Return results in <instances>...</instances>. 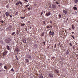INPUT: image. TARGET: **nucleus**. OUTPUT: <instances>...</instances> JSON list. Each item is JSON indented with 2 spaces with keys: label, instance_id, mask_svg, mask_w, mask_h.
Listing matches in <instances>:
<instances>
[{
  "label": "nucleus",
  "instance_id": "37998d69",
  "mask_svg": "<svg viewBox=\"0 0 78 78\" xmlns=\"http://www.w3.org/2000/svg\"><path fill=\"white\" fill-rule=\"evenodd\" d=\"M41 15H42L43 14V12H41Z\"/></svg>",
  "mask_w": 78,
  "mask_h": 78
},
{
  "label": "nucleus",
  "instance_id": "a878e982",
  "mask_svg": "<svg viewBox=\"0 0 78 78\" xmlns=\"http://www.w3.org/2000/svg\"><path fill=\"white\" fill-rule=\"evenodd\" d=\"M6 47L7 49H9V46L7 45Z\"/></svg>",
  "mask_w": 78,
  "mask_h": 78
},
{
  "label": "nucleus",
  "instance_id": "49530a36",
  "mask_svg": "<svg viewBox=\"0 0 78 78\" xmlns=\"http://www.w3.org/2000/svg\"><path fill=\"white\" fill-rule=\"evenodd\" d=\"M10 17H11H11H12V16L10 15H9Z\"/></svg>",
  "mask_w": 78,
  "mask_h": 78
},
{
  "label": "nucleus",
  "instance_id": "5701e85b",
  "mask_svg": "<svg viewBox=\"0 0 78 78\" xmlns=\"http://www.w3.org/2000/svg\"><path fill=\"white\" fill-rule=\"evenodd\" d=\"M20 4L19 3V1L18 2H17L16 3V5H19Z\"/></svg>",
  "mask_w": 78,
  "mask_h": 78
},
{
  "label": "nucleus",
  "instance_id": "4c0bfd02",
  "mask_svg": "<svg viewBox=\"0 0 78 78\" xmlns=\"http://www.w3.org/2000/svg\"><path fill=\"white\" fill-rule=\"evenodd\" d=\"M41 36H44V34L43 33L41 34Z\"/></svg>",
  "mask_w": 78,
  "mask_h": 78
},
{
  "label": "nucleus",
  "instance_id": "7c9ffc66",
  "mask_svg": "<svg viewBox=\"0 0 78 78\" xmlns=\"http://www.w3.org/2000/svg\"><path fill=\"white\" fill-rule=\"evenodd\" d=\"M58 17L59 18H61V15L59 14V15H58Z\"/></svg>",
  "mask_w": 78,
  "mask_h": 78
},
{
  "label": "nucleus",
  "instance_id": "5fc2aeb1",
  "mask_svg": "<svg viewBox=\"0 0 78 78\" xmlns=\"http://www.w3.org/2000/svg\"><path fill=\"white\" fill-rule=\"evenodd\" d=\"M3 17H4V18H5V15H4V16H3Z\"/></svg>",
  "mask_w": 78,
  "mask_h": 78
},
{
  "label": "nucleus",
  "instance_id": "7ed1b4c3",
  "mask_svg": "<svg viewBox=\"0 0 78 78\" xmlns=\"http://www.w3.org/2000/svg\"><path fill=\"white\" fill-rule=\"evenodd\" d=\"M11 42V39L8 38L5 39V42L6 43H9Z\"/></svg>",
  "mask_w": 78,
  "mask_h": 78
},
{
  "label": "nucleus",
  "instance_id": "f704fd0d",
  "mask_svg": "<svg viewBox=\"0 0 78 78\" xmlns=\"http://www.w3.org/2000/svg\"><path fill=\"white\" fill-rule=\"evenodd\" d=\"M28 10H29L30 11V10H31V8H30V7H29V8H28Z\"/></svg>",
  "mask_w": 78,
  "mask_h": 78
},
{
  "label": "nucleus",
  "instance_id": "774afa93",
  "mask_svg": "<svg viewBox=\"0 0 78 78\" xmlns=\"http://www.w3.org/2000/svg\"><path fill=\"white\" fill-rule=\"evenodd\" d=\"M54 0V1H56V0Z\"/></svg>",
  "mask_w": 78,
  "mask_h": 78
},
{
  "label": "nucleus",
  "instance_id": "2eb2a0df",
  "mask_svg": "<svg viewBox=\"0 0 78 78\" xmlns=\"http://www.w3.org/2000/svg\"><path fill=\"white\" fill-rule=\"evenodd\" d=\"M72 29H73V30H74V29H75V26L73 25V24L72 25Z\"/></svg>",
  "mask_w": 78,
  "mask_h": 78
},
{
  "label": "nucleus",
  "instance_id": "423d86ee",
  "mask_svg": "<svg viewBox=\"0 0 78 78\" xmlns=\"http://www.w3.org/2000/svg\"><path fill=\"white\" fill-rule=\"evenodd\" d=\"M27 58H29V59H31V56L29 54H27Z\"/></svg>",
  "mask_w": 78,
  "mask_h": 78
},
{
  "label": "nucleus",
  "instance_id": "3c124183",
  "mask_svg": "<svg viewBox=\"0 0 78 78\" xmlns=\"http://www.w3.org/2000/svg\"><path fill=\"white\" fill-rule=\"evenodd\" d=\"M61 43L60 42H59L58 43L59 45H61Z\"/></svg>",
  "mask_w": 78,
  "mask_h": 78
},
{
  "label": "nucleus",
  "instance_id": "c756f323",
  "mask_svg": "<svg viewBox=\"0 0 78 78\" xmlns=\"http://www.w3.org/2000/svg\"><path fill=\"white\" fill-rule=\"evenodd\" d=\"M26 62H28L29 61L28 59H26Z\"/></svg>",
  "mask_w": 78,
  "mask_h": 78
},
{
  "label": "nucleus",
  "instance_id": "9b49d317",
  "mask_svg": "<svg viewBox=\"0 0 78 78\" xmlns=\"http://www.w3.org/2000/svg\"><path fill=\"white\" fill-rule=\"evenodd\" d=\"M49 76H50V77H51V78H52L53 76V74L51 73L49 74Z\"/></svg>",
  "mask_w": 78,
  "mask_h": 78
},
{
  "label": "nucleus",
  "instance_id": "cd10ccee",
  "mask_svg": "<svg viewBox=\"0 0 78 78\" xmlns=\"http://www.w3.org/2000/svg\"><path fill=\"white\" fill-rule=\"evenodd\" d=\"M0 22H1V23H3V20H2Z\"/></svg>",
  "mask_w": 78,
  "mask_h": 78
},
{
  "label": "nucleus",
  "instance_id": "393cba45",
  "mask_svg": "<svg viewBox=\"0 0 78 78\" xmlns=\"http://www.w3.org/2000/svg\"><path fill=\"white\" fill-rule=\"evenodd\" d=\"M55 72L56 73H59V72H58V71L57 70H55Z\"/></svg>",
  "mask_w": 78,
  "mask_h": 78
},
{
  "label": "nucleus",
  "instance_id": "09e8293b",
  "mask_svg": "<svg viewBox=\"0 0 78 78\" xmlns=\"http://www.w3.org/2000/svg\"><path fill=\"white\" fill-rule=\"evenodd\" d=\"M76 57H77V59H78V55H77L76 56Z\"/></svg>",
  "mask_w": 78,
  "mask_h": 78
},
{
  "label": "nucleus",
  "instance_id": "338daca9",
  "mask_svg": "<svg viewBox=\"0 0 78 78\" xmlns=\"http://www.w3.org/2000/svg\"><path fill=\"white\" fill-rule=\"evenodd\" d=\"M29 51H31V50H30L29 49Z\"/></svg>",
  "mask_w": 78,
  "mask_h": 78
},
{
  "label": "nucleus",
  "instance_id": "8fccbe9b",
  "mask_svg": "<svg viewBox=\"0 0 78 78\" xmlns=\"http://www.w3.org/2000/svg\"><path fill=\"white\" fill-rule=\"evenodd\" d=\"M50 46H48L47 47V48H48V49L50 48Z\"/></svg>",
  "mask_w": 78,
  "mask_h": 78
},
{
  "label": "nucleus",
  "instance_id": "a18cd8bd",
  "mask_svg": "<svg viewBox=\"0 0 78 78\" xmlns=\"http://www.w3.org/2000/svg\"><path fill=\"white\" fill-rule=\"evenodd\" d=\"M56 44H55L54 48H56Z\"/></svg>",
  "mask_w": 78,
  "mask_h": 78
},
{
  "label": "nucleus",
  "instance_id": "bb28decb",
  "mask_svg": "<svg viewBox=\"0 0 78 78\" xmlns=\"http://www.w3.org/2000/svg\"><path fill=\"white\" fill-rule=\"evenodd\" d=\"M25 17H21L20 19H25Z\"/></svg>",
  "mask_w": 78,
  "mask_h": 78
},
{
  "label": "nucleus",
  "instance_id": "6e6552de",
  "mask_svg": "<svg viewBox=\"0 0 78 78\" xmlns=\"http://www.w3.org/2000/svg\"><path fill=\"white\" fill-rule=\"evenodd\" d=\"M46 14L47 16H50V15H51V13L50 12H48V13H46Z\"/></svg>",
  "mask_w": 78,
  "mask_h": 78
},
{
  "label": "nucleus",
  "instance_id": "58836bf2",
  "mask_svg": "<svg viewBox=\"0 0 78 78\" xmlns=\"http://www.w3.org/2000/svg\"><path fill=\"white\" fill-rule=\"evenodd\" d=\"M55 3L56 4H57V5H59V3L58 2H56Z\"/></svg>",
  "mask_w": 78,
  "mask_h": 78
},
{
  "label": "nucleus",
  "instance_id": "2f4dec72",
  "mask_svg": "<svg viewBox=\"0 0 78 78\" xmlns=\"http://www.w3.org/2000/svg\"><path fill=\"white\" fill-rule=\"evenodd\" d=\"M69 44L70 46H72V43H69Z\"/></svg>",
  "mask_w": 78,
  "mask_h": 78
},
{
  "label": "nucleus",
  "instance_id": "c9c22d12",
  "mask_svg": "<svg viewBox=\"0 0 78 78\" xmlns=\"http://www.w3.org/2000/svg\"><path fill=\"white\" fill-rule=\"evenodd\" d=\"M43 44L44 45H45V41L43 42Z\"/></svg>",
  "mask_w": 78,
  "mask_h": 78
},
{
  "label": "nucleus",
  "instance_id": "39448f33",
  "mask_svg": "<svg viewBox=\"0 0 78 78\" xmlns=\"http://www.w3.org/2000/svg\"><path fill=\"white\" fill-rule=\"evenodd\" d=\"M9 15H10V14L8 12H6L5 13V16H7V17H8V16H9Z\"/></svg>",
  "mask_w": 78,
  "mask_h": 78
},
{
  "label": "nucleus",
  "instance_id": "680f3d73",
  "mask_svg": "<svg viewBox=\"0 0 78 78\" xmlns=\"http://www.w3.org/2000/svg\"><path fill=\"white\" fill-rule=\"evenodd\" d=\"M26 2H28V1L27 0H25Z\"/></svg>",
  "mask_w": 78,
  "mask_h": 78
},
{
  "label": "nucleus",
  "instance_id": "13d9d810",
  "mask_svg": "<svg viewBox=\"0 0 78 78\" xmlns=\"http://www.w3.org/2000/svg\"><path fill=\"white\" fill-rule=\"evenodd\" d=\"M19 48H18V47H17V48H16V49H18Z\"/></svg>",
  "mask_w": 78,
  "mask_h": 78
},
{
  "label": "nucleus",
  "instance_id": "0eeeda50",
  "mask_svg": "<svg viewBox=\"0 0 78 78\" xmlns=\"http://www.w3.org/2000/svg\"><path fill=\"white\" fill-rule=\"evenodd\" d=\"M72 34H75V32H72L71 37H73V39H75V37L73 36H73H74V35Z\"/></svg>",
  "mask_w": 78,
  "mask_h": 78
},
{
  "label": "nucleus",
  "instance_id": "a211bd4d",
  "mask_svg": "<svg viewBox=\"0 0 78 78\" xmlns=\"http://www.w3.org/2000/svg\"><path fill=\"white\" fill-rule=\"evenodd\" d=\"M18 14H19V12H16V13L15 14V15L16 16V15H18Z\"/></svg>",
  "mask_w": 78,
  "mask_h": 78
},
{
  "label": "nucleus",
  "instance_id": "c03bdc74",
  "mask_svg": "<svg viewBox=\"0 0 78 78\" xmlns=\"http://www.w3.org/2000/svg\"><path fill=\"white\" fill-rule=\"evenodd\" d=\"M49 27H49V26H47V27H46V28H49Z\"/></svg>",
  "mask_w": 78,
  "mask_h": 78
},
{
  "label": "nucleus",
  "instance_id": "c85d7f7f",
  "mask_svg": "<svg viewBox=\"0 0 78 78\" xmlns=\"http://www.w3.org/2000/svg\"><path fill=\"white\" fill-rule=\"evenodd\" d=\"M6 8H9V5H7L6 6Z\"/></svg>",
  "mask_w": 78,
  "mask_h": 78
},
{
  "label": "nucleus",
  "instance_id": "ea45409f",
  "mask_svg": "<svg viewBox=\"0 0 78 78\" xmlns=\"http://www.w3.org/2000/svg\"><path fill=\"white\" fill-rule=\"evenodd\" d=\"M11 70V71H12L13 72H14V69H13V68H12Z\"/></svg>",
  "mask_w": 78,
  "mask_h": 78
},
{
  "label": "nucleus",
  "instance_id": "de8ad7c7",
  "mask_svg": "<svg viewBox=\"0 0 78 78\" xmlns=\"http://www.w3.org/2000/svg\"><path fill=\"white\" fill-rule=\"evenodd\" d=\"M2 65V63H0V66H1Z\"/></svg>",
  "mask_w": 78,
  "mask_h": 78
},
{
  "label": "nucleus",
  "instance_id": "603ef678",
  "mask_svg": "<svg viewBox=\"0 0 78 78\" xmlns=\"http://www.w3.org/2000/svg\"><path fill=\"white\" fill-rule=\"evenodd\" d=\"M69 20V18H67V19H66V20Z\"/></svg>",
  "mask_w": 78,
  "mask_h": 78
},
{
  "label": "nucleus",
  "instance_id": "f257e3e1",
  "mask_svg": "<svg viewBox=\"0 0 78 78\" xmlns=\"http://www.w3.org/2000/svg\"><path fill=\"white\" fill-rule=\"evenodd\" d=\"M12 30V26L9 25L7 28V30L9 31H11V30Z\"/></svg>",
  "mask_w": 78,
  "mask_h": 78
},
{
  "label": "nucleus",
  "instance_id": "dca6fc26",
  "mask_svg": "<svg viewBox=\"0 0 78 78\" xmlns=\"http://www.w3.org/2000/svg\"><path fill=\"white\" fill-rule=\"evenodd\" d=\"M73 9H74V10H77V8L76 7H73Z\"/></svg>",
  "mask_w": 78,
  "mask_h": 78
},
{
  "label": "nucleus",
  "instance_id": "1a4fd4ad",
  "mask_svg": "<svg viewBox=\"0 0 78 78\" xmlns=\"http://www.w3.org/2000/svg\"><path fill=\"white\" fill-rule=\"evenodd\" d=\"M7 53H8L7 51H5L3 53V56H5V55H6V54Z\"/></svg>",
  "mask_w": 78,
  "mask_h": 78
},
{
  "label": "nucleus",
  "instance_id": "4d7b16f0",
  "mask_svg": "<svg viewBox=\"0 0 78 78\" xmlns=\"http://www.w3.org/2000/svg\"><path fill=\"white\" fill-rule=\"evenodd\" d=\"M50 27L51 28H52V27H53V26H51Z\"/></svg>",
  "mask_w": 78,
  "mask_h": 78
},
{
  "label": "nucleus",
  "instance_id": "b1692460",
  "mask_svg": "<svg viewBox=\"0 0 78 78\" xmlns=\"http://www.w3.org/2000/svg\"><path fill=\"white\" fill-rule=\"evenodd\" d=\"M29 5H26L25 6L26 8H27L28 6H29Z\"/></svg>",
  "mask_w": 78,
  "mask_h": 78
},
{
  "label": "nucleus",
  "instance_id": "bf43d9fd",
  "mask_svg": "<svg viewBox=\"0 0 78 78\" xmlns=\"http://www.w3.org/2000/svg\"><path fill=\"white\" fill-rule=\"evenodd\" d=\"M69 30H72V29L70 28H69Z\"/></svg>",
  "mask_w": 78,
  "mask_h": 78
},
{
  "label": "nucleus",
  "instance_id": "f8f14e48",
  "mask_svg": "<svg viewBox=\"0 0 78 78\" xmlns=\"http://www.w3.org/2000/svg\"><path fill=\"white\" fill-rule=\"evenodd\" d=\"M22 41L25 44H27V41H26V40L25 39H24L23 40H22Z\"/></svg>",
  "mask_w": 78,
  "mask_h": 78
},
{
  "label": "nucleus",
  "instance_id": "412c9836",
  "mask_svg": "<svg viewBox=\"0 0 78 78\" xmlns=\"http://www.w3.org/2000/svg\"><path fill=\"white\" fill-rule=\"evenodd\" d=\"M15 32H13L12 34V36H13V35H14V34H15Z\"/></svg>",
  "mask_w": 78,
  "mask_h": 78
},
{
  "label": "nucleus",
  "instance_id": "f03ea898",
  "mask_svg": "<svg viewBox=\"0 0 78 78\" xmlns=\"http://www.w3.org/2000/svg\"><path fill=\"white\" fill-rule=\"evenodd\" d=\"M54 32L53 31H51V30H50L49 32V34L50 35H51V36H52V37L53 36V35H54Z\"/></svg>",
  "mask_w": 78,
  "mask_h": 78
},
{
  "label": "nucleus",
  "instance_id": "72a5a7b5",
  "mask_svg": "<svg viewBox=\"0 0 78 78\" xmlns=\"http://www.w3.org/2000/svg\"><path fill=\"white\" fill-rule=\"evenodd\" d=\"M0 43H1V44H3V41L1 40L0 41Z\"/></svg>",
  "mask_w": 78,
  "mask_h": 78
},
{
  "label": "nucleus",
  "instance_id": "79ce46f5",
  "mask_svg": "<svg viewBox=\"0 0 78 78\" xmlns=\"http://www.w3.org/2000/svg\"><path fill=\"white\" fill-rule=\"evenodd\" d=\"M43 23H44V24H45V21H43Z\"/></svg>",
  "mask_w": 78,
  "mask_h": 78
},
{
  "label": "nucleus",
  "instance_id": "864d4df0",
  "mask_svg": "<svg viewBox=\"0 0 78 78\" xmlns=\"http://www.w3.org/2000/svg\"><path fill=\"white\" fill-rule=\"evenodd\" d=\"M73 49H75V47H74V46H73Z\"/></svg>",
  "mask_w": 78,
  "mask_h": 78
},
{
  "label": "nucleus",
  "instance_id": "e2e57ef3",
  "mask_svg": "<svg viewBox=\"0 0 78 78\" xmlns=\"http://www.w3.org/2000/svg\"><path fill=\"white\" fill-rule=\"evenodd\" d=\"M44 13H45V11H44Z\"/></svg>",
  "mask_w": 78,
  "mask_h": 78
},
{
  "label": "nucleus",
  "instance_id": "69168bd1",
  "mask_svg": "<svg viewBox=\"0 0 78 78\" xmlns=\"http://www.w3.org/2000/svg\"><path fill=\"white\" fill-rule=\"evenodd\" d=\"M75 12L76 13V14H77V12H76V11Z\"/></svg>",
  "mask_w": 78,
  "mask_h": 78
},
{
  "label": "nucleus",
  "instance_id": "473e14b6",
  "mask_svg": "<svg viewBox=\"0 0 78 78\" xmlns=\"http://www.w3.org/2000/svg\"><path fill=\"white\" fill-rule=\"evenodd\" d=\"M19 3L20 5H22V3L20 1H19Z\"/></svg>",
  "mask_w": 78,
  "mask_h": 78
},
{
  "label": "nucleus",
  "instance_id": "ddd939ff",
  "mask_svg": "<svg viewBox=\"0 0 78 78\" xmlns=\"http://www.w3.org/2000/svg\"><path fill=\"white\" fill-rule=\"evenodd\" d=\"M63 12L65 14H67L68 12L67 11H66V10H64L63 11Z\"/></svg>",
  "mask_w": 78,
  "mask_h": 78
},
{
  "label": "nucleus",
  "instance_id": "f3484780",
  "mask_svg": "<svg viewBox=\"0 0 78 78\" xmlns=\"http://www.w3.org/2000/svg\"><path fill=\"white\" fill-rule=\"evenodd\" d=\"M78 0H74V3H78Z\"/></svg>",
  "mask_w": 78,
  "mask_h": 78
},
{
  "label": "nucleus",
  "instance_id": "a19ab883",
  "mask_svg": "<svg viewBox=\"0 0 78 78\" xmlns=\"http://www.w3.org/2000/svg\"><path fill=\"white\" fill-rule=\"evenodd\" d=\"M16 51H19V50H18V49H15Z\"/></svg>",
  "mask_w": 78,
  "mask_h": 78
},
{
  "label": "nucleus",
  "instance_id": "9d476101",
  "mask_svg": "<svg viewBox=\"0 0 78 78\" xmlns=\"http://www.w3.org/2000/svg\"><path fill=\"white\" fill-rule=\"evenodd\" d=\"M39 78H43V76L41 74H40L39 75Z\"/></svg>",
  "mask_w": 78,
  "mask_h": 78
},
{
  "label": "nucleus",
  "instance_id": "e433bc0d",
  "mask_svg": "<svg viewBox=\"0 0 78 78\" xmlns=\"http://www.w3.org/2000/svg\"><path fill=\"white\" fill-rule=\"evenodd\" d=\"M16 59H17V60H19V59H18V58H17V56H16Z\"/></svg>",
  "mask_w": 78,
  "mask_h": 78
},
{
  "label": "nucleus",
  "instance_id": "052dcab7",
  "mask_svg": "<svg viewBox=\"0 0 78 78\" xmlns=\"http://www.w3.org/2000/svg\"><path fill=\"white\" fill-rule=\"evenodd\" d=\"M50 23H52V22L51 21H50Z\"/></svg>",
  "mask_w": 78,
  "mask_h": 78
},
{
  "label": "nucleus",
  "instance_id": "aec40b11",
  "mask_svg": "<svg viewBox=\"0 0 78 78\" xmlns=\"http://www.w3.org/2000/svg\"><path fill=\"white\" fill-rule=\"evenodd\" d=\"M4 68L5 69H6L8 68V67H7L6 66H4Z\"/></svg>",
  "mask_w": 78,
  "mask_h": 78
},
{
  "label": "nucleus",
  "instance_id": "6e6d98bb",
  "mask_svg": "<svg viewBox=\"0 0 78 78\" xmlns=\"http://www.w3.org/2000/svg\"><path fill=\"white\" fill-rule=\"evenodd\" d=\"M28 22V23H30V21H29Z\"/></svg>",
  "mask_w": 78,
  "mask_h": 78
},
{
  "label": "nucleus",
  "instance_id": "6ab92c4d",
  "mask_svg": "<svg viewBox=\"0 0 78 78\" xmlns=\"http://www.w3.org/2000/svg\"><path fill=\"white\" fill-rule=\"evenodd\" d=\"M16 33V34H17V35H19V30H17Z\"/></svg>",
  "mask_w": 78,
  "mask_h": 78
},
{
  "label": "nucleus",
  "instance_id": "20e7f679",
  "mask_svg": "<svg viewBox=\"0 0 78 78\" xmlns=\"http://www.w3.org/2000/svg\"><path fill=\"white\" fill-rule=\"evenodd\" d=\"M52 8H53V9H56V6L54 4H52Z\"/></svg>",
  "mask_w": 78,
  "mask_h": 78
},
{
  "label": "nucleus",
  "instance_id": "4468645a",
  "mask_svg": "<svg viewBox=\"0 0 78 78\" xmlns=\"http://www.w3.org/2000/svg\"><path fill=\"white\" fill-rule=\"evenodd\" d=\"M20 24H21V27H24V26L25 25V24L24 23H23V24H22V23H21Z\"/></svg>",
  "mask_w": 78,
  "mask_h": 78
},
{
  "label": "nucleus",
  "instance_id": "0e129e2a",
  "mask_svg": "<svg viewBox=\"0 0 78 78\" xmlns=\"http://www.w3.org/2000/svg\"><path fill=\"white\" fill-rule=\"evenodd\" d=\"M58 6L59 7H60V5H58Z\"/></svg>",
  "mask_w": 78,
  "mask_h": 78
},
{
  "label": "nucleus",
  "instance_id": "4be33fe9",
  "mask_svg": "<svg viewBox=\"0 0 78 78\" xmlns=\"http://www.w3.org/2000/svg\"><path fill=\"white\" fill-rule=\"evenodd\" d=\"M66 55H68L69 54V51H67V52H66Z\"/></svg>",
  "mask_w": 78,
  "mask_h": 78
}]
</instances>
